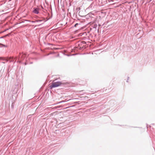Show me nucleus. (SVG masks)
Returning a JSON list of instances; mask_svg holds the SVG:
<instances>
[{"label": "nucleus", "instance_id": "nucleus-1", "mask_svg": "<svg viewBox=\"0 0 155 155\" xmlns=\"http://www.w3.org/2000/svg\"><path fill=\"white\" fill-rule=\"evenodd\" d=\"M63 83L60 82H53L52 84L50 86V87L51 89L54 87H57L61 85Z\"/></svg>", "mask_w": 155, "mask_h": 155}, {"label": "nucleus", "instance_id": "nucleus-2", "mask_svg": "<svg viewBox=\"0 0 155 155\" xmlns=\"http://www.w3.org/2000/svg\"><path fill=\"white\" fill-rule=\"evenodd\" d=\"M33 12L35 14H38L39 13V9L38 8H34Z\"/></svg>", "mask_w": 155, "mask_h": 155}, {"label": "nucleus", "instance_id": "nucleus-3", "mask_svg": "<svg viewBox=\"0 0 155 155\" xmlns=\"http://www.w3.org/2000/svg\"><path fill=\"white\" fill-rule=\"evenodd\" d=\"M25 54H22L21 56V58L23 59L24 58H25Z\"/></svg>", "mask_w": 155, "mask_h": 155}, {"label": "nucleus", "instance_id": "nucleus-4", "mask_svg": "<svg viewBox=\"0 0 155 155\" xmlns=\"http://www.w3.org/2000/svg\"><path fill=\"white\" fill-rule=\"evenodd\" d=\"M37 22H41V23H42V21L41 20H38L36 21Z\"/></svg>", "mask_w": 155, "mask_h": 155}, {"label": "nucleus", "instance_id": "nucleus-5", "mask_svg": "<svg viewBox=\"0 0 155 155\" xmlns=\"http://www.w3.org/2000/svg\"><path fill=\"white\" fill-rule=\"evenodd\" d=\"M43 23H40V22H39V25H41Z\"/></svg>", "mask_w": 155, "mask_h": 155}, {"label": "nucleus", "instance_id": "nucleus-6", "mask_svg": "<svg viewBox=\"0 0 155 155\" xmlns=\"http://www.w3.org/2000/svg\"><path fill=\"white\" fill-rule=\"evenodd\" d=\"M78 25V24H76L75 25V27H76L77 25Z\"/></svg>", "mask_w": 155, "mask_h": 155}, {"label": "nucleus", "instance_id": "nucleus-7", "mask_svg": "<svg viewBox=\"0 0 155 155\" xmlns=\"http://www.w3.org/2000/svg\"><path fill=\"white\" fill-rule=\"evenodd\" d=\"M64 102V101H61V102Z\"/></svg>", "mask_w": 155, "mask_h": 155}]
</instances>
